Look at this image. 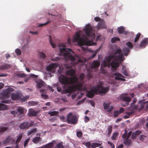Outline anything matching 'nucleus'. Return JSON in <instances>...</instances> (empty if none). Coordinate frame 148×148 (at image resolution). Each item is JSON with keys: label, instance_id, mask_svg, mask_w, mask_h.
I'll return each mask as SVG.
<instances>
[{"label": "nucleus", "instance_id": "nucleus-1", "mask_svg": "<svg viewBox=\"0 0 148 148\" xmlns=\"http://www.w3.org/2000/svg\"><path fill=\"white\" fill-rule=\"evenodd\" d=\"M59 82L63 85L62 88L64 89L62 94L71 93L77 90L85 91L86 90L85 88H82V84L79 82L78 78L76 76L69 77L62 75L59 77Z\"/></svg>", "mask_w": 148, "mask_h": 148}, {"label": "nucleus", "instance_id": "nucleus-2", "mask_svg": "<svg viewBox=\"0 0 148 148\" xmlns=\"http://www.w3.org/2000/svg\"><path fill=\"white\" fill-rule=\"evenodd\" d=\"M121 49H118L116 50L114 54L108 56L103 61V66H107L108 67L111 66L112 68L114 69L119 67V63L114 61H112L111 62V61L112 59L121 62L123 61L124 60V58L123 54L121 53Z\"/></svg>", "mask_w": 148, "mask_h": 148}, {"label": "nucleus", "instance_id": "nucleus-3", "mask_svg": "<svg viewBox=\"0 0 148 148\" xmlns=\"http://www.w3.org/2000/svg\"><path fill=\"white\" fill-rule=\"evenodd\" d=\"M63 47L60 48V51L61 55H63L65 60H70L73 65L79 63L83 64V61L81 60L78 56H73L74 53L71 49L65 48L64 45H62Z\"/></svg>", "mask_w": 148, "mask_h": 148}, {"label": "nucleus", "instance_id": "nucleus-4", "mask_svg": "<svg viewBox=\"0 0 148 148\" xmlns=\"http://www.w3.org/2000/svg\"><path fill=\"white\" fill-rule=\"evenodd\" d=\"M88 39L87 37L85 35H84L81 36L79 33L77 32L75 36L73 37V41L75 42H77L80 46H83L84 45L91 46L93 45L92 41L88 40Z\"/></svg>", "mask_w": 148, "mask_h": 148}, {"label": "nucleus", "instance_id": "nucleus-5", "mask_svg": "<svg viewBox=\"0 0 148 148\" xmlns=\"http://www.w3.org/2000/svg\"><path fill=\"white\" fill-rule=\"evenodd\" d=\"M108 90V87H104L101 85H98L96 87H94L90 91H87L86 95L88 98H92L94 96L95 94H97L99 92L101 93H106Z\"/></svg>", "mask_w": 148, "mask_h": 148}, {"label": "nucleus", "instance_id": "nucleus-6", "mask_svg": "<svg viewBox=\"0 0 148 148\" xmlns=\"http://www.w3.org/2000/svg\"><path fill=\"white\" fill-rule=\"evenodd\" d=\"M11 97L12 100H20L22 101H25L28 98V97H25L23 95L22 93L18 92L12 93Z\"/></svg>", "mask_w": 148, "mask_h": 148}, {"label": "nucleus", "instance_id": "nucleus-7", "mask_svg": "<svg viewBox=\"0 0 148 148\" xmlns=\"http://www.w3.org/2000/svg\"><path fill=\"white\" fill-rule=\"evenodd\" d=\"M86 35L89 37H93L95 35V31L90 25H87L83 29Z\"/></svg>", "mask_w": 148, "mask_h": 148}, {"label": "nucleus", "instance_id": "nucleus-8", "mask_svg": "<svg viewBox=\"0 0 148 148\" xmlns=\"http://www.w3.org/2000/svg\"><path fill=\"white\" fill-rule=\"evenodd\" d=\"M66 120L68 123L75 125L77 123L78 120L75 115H73L72 113L70 112L67 116Z\"/></svg>", "mask_w": 148, "mask_h": 148}, {"label": "nucleus", "instance_id": "nucleus-9", "mask_svg": "<svg viewBox=\"0 0 148 148\" xmlns=\"http://www.w3.org/2000/svg\"><path fill=\"white\" fill-rule=\"evenodd\" d=\"M13 90V88H9L5 90L4 92L6 94V95L5 96V99L2 100L1 101L2 102L5 103H10L11 102L10 100H7V99H8L9 97L8 94H10Z\"/></svg>", "mask_w": 148, "mask_h": 148}, {"label": "nucleus", "instance_id": "nucleus-10", "mask_svg": "<svg viewBox=\"0 0 148 148\" xmlns=\"http://www.w3.org/2000/svg\"><path fill=\"white\" fill-rule=\"evenodd\" d=\"M127 93H125L121 94L120 96L121 100L126 102L125 104H122L123 106H127L129 104L128 103L131 100V98L127 96Z\"/></svg>", "mask_w": 148, "mask_h": 148}, {"label": "nucleus", "instance_id": "nucleus-11", "mask_svg": "<svg viewBox=\"0 0 148 148\" xmlns=\"http://www.w3.org/2000/svg\"><path fill=\"white\" fill-rule=\"evenodd\" d=\"M58 66L57 64L56 63H51L47 67V70L49 72L52 73H54L56 71V69Z\"/></svg>", "mask_w": 148, "mask_h": 148}, {"label": "nucleus", "instance_id": "nucleus-12", "mask_svg": "<svg viewBox=\"0 0 148 148\" xmlns=\"http://www.w3.org/2000/svg\"><path fill=\"white\" fill-rule=\"evenodd\" d=\"M4 145L8 144H14L15 143V139L12 138L11 136H9L3 142Z\"/></svg>", "mask_w": 148, "mask_h": 148}, {"label": "nucleus", "instance_id": "nucleus-13", "mask_svg": "<svg viewBox=\"0 0 148 148\" xmlns=\"http://www.w3.org/2000/svg\"><path fill=\"white\" fill-rule=\"evenodd\" d=\"M11 113L14 115V116L16 115L18 116L24 114V110L23 109L19 108L16 111H11Z\"/></svg>", "mask_w": 148, "mask_h": 148}, {"label": "nucleus", "instance_id": "nucleus-14", "mask_svg": "<svg viewBox=\"0 0 148 148\" xmlns=\"http://www.w3.org/2000/svg\"><path fill=\"white\" fill-rule=\"evenodd\" d=\"M137 106L134 104L131 105L128 108V110L131 111L130 112H127V114L128 115H131L135 112V110H137Z\"/></svg>", "mask_w": 148, "mask_h": 148}, {"label": "nucleus", "instance_id": "nucleus-15", "mask_svg": "<svg viewBox=\"0 0 148 148\" xmlns=\"http://www.w3.org/2000/svg\"><path fill=\"white\" fill-rule=\"evenodd\" d=\"M114 75L115 76V79L118 80H121L123 81H125V79L124 78V77L121 73H114Z\"/></svg>", "mask_w": 148, "mask_h": 148}, {"label": "nucleus", "instance_id": "nucleus-16", "mask_svg": "<svg viewBox=\"0 0 148 148\" xmlns=\"http://www.w3.org/2000/svg\"><path fill=\"white\" fill-rule=\"evenodd\" d=\"M30 127V125L27 122H23L19 125V127L21 130L27 129Z\"/></svg>", "mask_w": 148, "mask_h": 148}, {"label": "nucleus", "instance_id": "nucleus-17", "mask_svg": "<svg viewBox=\"0 0 148 148\" xmlns=\"http://www.w3.org/2000/svg\"><path fill=\"white\" fill-rule=\"evenodd\" d=\"M131 134V132H129L128 134V136L127 138H125L124 141V143L126 146H130L131 145L132 141L131 140L128 139Z\"/></svg>", "mask_w": 148, "mask_h": 148}, {"label": "nucleus", "instance_id": "nucleus-18", "mask_svg": "<svg viewBox=\"0 0 148 148\" xmlns=\"http://www.w3.org/2000/svg\"><path fill=\"white\" fill-rule=\"evenodd\" d=\"M97 28L98 29H106V25L103 20H101V21L99 22L97 26Z\"/></svg>", "mask_w": 148, "mask_h": 148}, {"label": "nucleus", "instance_id": "nucleus-19", "mask_svg": "<svg viewBox=\"0 0 148 148\" xmlns=\"http://www.w3.org/2000/svg\"><path fill=\"white\" fill-rule=\"evenodd\" d=\"M100 64V62L97 60H94L92 63L91 65V69H94L98 67Z\"/></svg>", "mask_w": 148, "mask_h": 148}, {"label": "nucleus", "instance_id": "nucleus-20", "mask_svg": "<svg viewBox=\"0 0 148 148\" xmlns=\"http://www.w3.org/2000/svg\"><path fill=\"white\" fill-rule=\"evenodd\" d=\"M125 27L123 26H121L118 27V31L119 34H123L127 35L128 34V32L127 31H125Z\"/></svg>", "mask_w": 148, "mask_h": 148}, {"label": "nucleus", "instance_id": "nucleus-21", "mask_svg": "<svg viewBox=\"0 0 148 148\" xmlns=\"http://www.w3.org/2000/svg\"><path fill=\"white\" fill-rule=\"evenodd\" d=\"M148 44V38H145L144 39L140 42L139 45L140 47L144 48L146 45Z\"/></svg>", "mask_w": 148, "mask_h": 148}, {"label": "nucleus", "instance_id": "nucleus-22", "mask_svg": "<svg viewBox=\"0 0 148 148\" xmlns=\"http://www.w3.org/2000/svg\"><path fill=\"white\" fill-rule=\"evenodd\" d=\"M103 105L104 108L105 110H107L108 112H110L113 108V107L112 106L110 107L109 103H104Z\"/></svg>", "mask_w": 148, "mask_h": 148}, {"label": "nucleus", "instance_id": "nucleus-23", "mask_svg": "<svg viewBox=\"0 0 148 148\" xmlns=\"http://www.w3.org/2000/svg\"><path fill=\"white\" fill-rule=\"evenodd\" d=\"M75 71L73 69H71L67 70L66 73V74L70 76H73L75 75Z\"/></svg>", "mask_w": 148, "mask_h": 148}, {"label": "nucleus", "instance_id": "nucleus-24", "mask_svg": "<svg viewBox=\"0 0 148 148\" xmlns=\"http://www.w3.org/2000/svg\"><path fill=\"white\" fill-rule=\"evenodd\" d=\"M142 133V132L140 130H137L133 132L132 134V139H135L136 136Z\"/></svg>", "mask_w": 148, "mask_h": 148}, {"label": "nucleus", "instance_id": "nucleus-25", "mask_svg": "<svg viewBox=\"0 0 148 148\" xmlns=\"http://www.w3.org/2000/svg\"><path fill=\"white\" fill-rule=\"evenodd\" d=\"M29 113L30 116H36L37 115V112L35 111L33 109H30L29 110Z\"/></svg>", "mask_w": 148, "mask_h": 148}, {"label": "nucleus", "instance_id": "nucleus-26", "mask_svg": "<svg viewBox=\"0 0 148 148\" xmlns=\"http://www.w3.org/2000/svg\"><path fill=\"white\" fill-rule=\"evenodd\" d=\"M130 51V50L127 47H124L123 48L122 50L123 55H124L125 56H127L128 55Z\"/></svg>", "mask_w": 148, "mask_h": 148}, {"label": "nucleus", "instance_id": "nucleus-27", "mask_svg": "<svg viewBox=\"0 0 148 148\" xmlns=\"http://www.w3.org/2000/svg\"><path fill=\"white\" fill-rule=\"evenodd\" d=\"M10 68V66L8 64H5L0 66V70H7Z\"/></svg>", "mask_w": 148, "mask_h": 148}, {"label": "nucleus", "instance_id": "nucleus-28", "mask_svg": "<svg viewBox=\"0 0 148 148\" xmlns=\"http://www.w3.org/2000/svg\"><path fill=\"white\" fill-rule=\"evenodd\" d=\"M45 82L42 80L39 81L37 83V87L40 88L44 86Z\"/></svg>", "mask_w": 148, "mask_h": 148}, {"label": "nucleus", "instance_id": "nucleus-29", "mask_svg": "<svg viewBox=\"0 0 148 148\" xmlns=\"http://www.w3.org/2000/svg\"><path fill=\"white\" fill-rule=\"evenodd\" d=\"M140 109H148V103L144 102L142 104L140 105Z\"/></svg>", "mask_w": 148, "mask_h": 148}, {"label": "nucleus", "instance_id": "nucleus-30", "mask_svg": "<svg viewBox=\"0 0 148 148\" xmlns=\"http://www.w3.org/2000/svg\"><path fill=\"white\" fill-rule=\"evenodd\" d=\"M102 143H92L91 145V147L92 148H95L96 147H100L102 144Z\"/></svg>", "mask_w": 148, "mask_h": 148}, {"label": "nucleus", "instance_id": "nucleus-31", "mask_svg": "<svg viewBox=\"0 0 148 148\" xmlns=\"http://www.w3.org/2000/svg\"><path fill=\"white\" fill-rule=\"evenodd\" d=\"M41 140V138L40 137H36L32 140L33 142L35 143H37Z\"/></svg>", "mask_w": 148, "mask_h": 148}, {"label": "nucleus", "instance_id": "nucleus-32", "mask_svg": "<svg viewBox=\"0 0 148 148\" xmlns=\"http://www.w3.org/2000/svg\"><path fill=\"white\" fill-rule=\"evenodd\" d=\"M112 126L111 125L108 126L107 130V134L109 136H110L112 131Z\"/></svg>", "mask_w": 148, "mask_h": 148}, {"label": "nucleus", "instance_id": "nucleus-33", "mask_svg": "<svg viewBox=\"0 0 148 148\" xmlns=\"http://www.w3.org/2000/svg\"><path fill=\"white\" fill-rule=\"evenodd\" d=\"M7 108V106L3 103H0V110H6Z\"/></svg>", "mask_w": 148, "mask_h": 148}, {"label": "nucleus", "instance_id": "nucleus-34", "mask_svg": "<svg viewBox=\"0 0 148 148\" xmlns=\"http://www.w3.org/2000/svg\"><path fill=\"white\" fill-rule=\"evenodd\" d=\"M48 114L50 115L51 116H54L58 115L59 112L56 111H53L49 112Z\"/></svg>", "mask_w": 148, "mask_h": 148}, {"label": "nucleus", "instance_id": "nucleus-35", "mask_svg": "<svg viewBox=\"0 0 148 148\" xmlns=\"http://www.w3.org/2000/svg\"><path fill=\"white\" fill-rule=\"evenodd\" d=\"M124 68V66H123V67L122 68V73L124 75L126 76H129V75L128 74V73L126 69H124L123 70V69Z\"/></svg>", "mask_w": 148, "mask_h": 148}, {"label": "nucleus", "instance_id": "nucleus-36", "mask_svg": "<svg viewBox=\"0 0 148 148\" xmlns=\"http://www.w3.org/2000/svg\"><path fill=\"white\" fill-rule=\"evenodd\" d=\"M8 128L0 126V135L2 134L3 132H5Z\"/></svg>", "mask_w": 148, "mask_h": 148}, {"label": "nucleus", "instance_id": "nucleus-37", "mask_svg": "<svg viewBox=\"0 0 148 148\" xmlns=\"http://www.w3.org/2000/svg\"><path fill=\"white\" fill-rule=\"evenodd\" d=\"M22 138V136L21 135H19L16 141L15 140V143L14 144H16V146L18 145V143L21 139Z\"/></svg>", "mask_w": 148, "mask_h": 148}, {"label": "nucleus", "instance_id": "nucleus-38", "mask_svg": "<svg viewBox=\"0 0 148 148\" xmlns=\"http://www.w3.org/2000/svg\"><path fill=\"white\" fill-rule=\"evenodd\" d=\"M119 133L117 132H115L114 133L112 136L111 137V139L112 140H116L117 136L118 135Z\"/></svg>", "mask_w": 148, "mask_h": 148}, {"label": "nucleus", "instance_id": "nucleus-39", "mask_svg": "<svg viewBox=\"0 0 148 148\" xmlns=\"http://www.w3.org/2000/svg\"><path fill=\"white\" fill-rule=\"evenodd\" d=\"M119 38L117 37H114L112 38L111 39V41L112 43H115L117 41H119Z\"/></svg>", "mask_w": 148, "mask_h": 148}, {"label": "nucleus", "instance_id": "nucleus-40", "mask_svg": "<svg viewBox=\"0 0 148 148\" xmlns=\"http://www.w3.org/2000/svg\"><path fill=\"white\" fill-rule=\"evenodd\" d=\"M126 45L128 46L129 49H132L133 47L132 44L130 42H128L126 43Z\"/></svg>", "mask_w": 148, "mask_h": 148}, {"label": "nucleus", "instance_id": "nucleus-41", "mask_svg": "<svg viewBox=\"0 0 148 148\" xmlns=\"http://www.w3.org/2000/svg\"><path fill=\"white\" fill-rule=\"evenodd\" d=\"M140 35L141 34L140 33H138L136 34V37L134 40V42H136L138 41L140 38Z\"/></svg>", "mask_w": 148, "mask_h": 148}, {"label": "nucleus", "instance_id": "nucleus-42", "mask_svg": "<svg viewBox=\"0 0 148 148\" xmlns=\"http://www.w3.org/2000/svg\"><path fill=\"white\" fill-rule=\"evenodd\" d=\"M76 135L78 138H80L82 136V133L81 131H78L77 132Z\"/></svg>", "mask_w": 148, "mask_h": 148}, {"label": "nucleus", "instance_id": "nucleus-43", "mask_svg": "<svg viewBox=\"0 0 148 148\" xmlns=\"http://www.w3.org/2000/svg\"><path fill=\"white\" fill-rule=\"evenodd\" d=\"M63 142H61L58 144L56 145V147L58 148H64V146L62 145Z\"/></svg>", "mask_w": 148, "mask_h": 148}, {"label": "nucleus", "instance_id": "nucleus-44", "mask_svg": "<svg viewBox=\"0 0 148 148\" xmlns=\"http://www.w3.org/2000/svg\"><path fill=\"white\" fill-rule=\"evenodd\" d=\"M37 129L35 128L30 131L28 133V134L29 135L31 134H34L36 132Z\"/></svg>", "mask_w": 148, "mask_h": 148}, {"label": "nucleus", "instance_id": "nucleus-45", "mask_svg": "<svg viewBox=\"0 0 148 148\" xmlns=\"http://www.w3.org/2000/svg\"><path fill=\"white\" fill-rule=\"evenodd\" d=\"M37 102H36L31 101L29 102V105L31 106H34L36 105L37 104Z\"/></svg>", "mask_w": 148, "mask_h": 148}, {"label": "nucleus", "instance_id": "nucleus-46", "mask_svg": "<svg viewBox=\"0 0 148 148\" xmlns=\"http://www.w3.org/2000/svg\"><path fill=\"white\" fill-rule=\"evenodd\" d=\"M114 117H116L118 116L119 114H120V112H119V110H116L114 112Z\"/></svg>", "mask_w": 148, "mask_h": 148}, {"label": "nucleus", "instance_id": "nucleus-47", "mask_svg": "<svg viewBox=\"0 0 148 148\" xmlns=\"http://www.w3.org/2000/svg\"><path fill=\"white\" fill-rule=\"evenodd\" d=\"M91 144L89 141H87L85 143L86 146L88 148H90Z\"/></svg>", "mask_w": 148, "mask_h": 148}, {"label": "nucleus", "instance_id": "nucleus-48", "mask_svg": "<svg viewBox=\"0 0 148 148\" xmlns=\"http://www.w3.org/2000/svg\"><path fill=\"white\" fill-rule=\"evenodd\" d=\"M15 53L17 55H20L21 54V52L20 50L19 49H17L15 50Z\"/></svg>", "mask_w": 148, "mask_h": 148}, {"label": "nucleus", "instance_id": "nucleus-49", "mask_svg": "<svg viewBox=\"0 0 148 148\" xmlns=\"http://www.w3.org/2000/svg\"><path fill=\"white\" fill-rule=\"evenodd\" d=\"M107 143L110 145L111 148H114L115 145L113 143L109 141H108Z\"/></svg>", "mask_w": 148, "mask_h": 148}, {"label": "nucleus", "instance_id": "nucleus-50", "mask_svg": "<svg viewBox=\"0 0 148 148\" xmlns=\"http://www.w3.org/2000/svg\"><path fill=\"white\" fill-rule=\"evenodd\" d=\"M40 57L41 58H44L46 57V55L43 52L40 53Z\"/></svg>", "mask_w": 148, "mask_h": 148}, {"label": "nucleus", "instance_id": "nucleus-51", "mask_svg": "<svg viewBox=\"0 0 148 148\" xmlns=\"http://www.w3.org/2000/svg\"><path fill=\"white\" fill-rule=\"evenodd\" d=\"M60 58L58 57H56L54 58H51V60L53 61H56L59 60Z\"/></svg>", "mask_w": 148, "mask_h": 148}, {"label": "nucleus", "instance_id": "nucleus-52", "mask_svg": "<svg viewBox=\"0 0 148 148\" xmlns=\"http://www.w3.org/2000/svg\"><path fill=\"white\" fill-rule=\"evenodd\" d=\"M50 37V40H49V42L50 43V44L51 45V46H52V47L53 48H55V45L52 42L51 39V36H49Z\"/></svg>", "mask_w": 148, "mask_h": 148}, {"label": "nucleus", "instance_id": "nucleus-53", "mask_svg": "<svg viewBox=\"0 0 148 148\" xmlns=\"http://www.w3.org/2000/svg\"><path fill=\"white\" fill-rule=\"evenodd\" d=\"M30 140V138H28L25 141L24 143V146H25L28 144Z\"/></svg>", "mask_w": 148, "mask_h": 148}, {"label": "nucleus", "instance_id": "nucleus-54", "mask_svg": "<svg viewBox=\"0 0 148 148\" xmlns=\"http://www.w3.org/2000/svg\"><path fill=\"white\" fill-rule=\"evenodd\" d=\"M41 97L45 99H46L48 98V96L45 94L42 93L41 95Z\"/></svg>", "mask_w": 148, "mask_h": 148}, {"label": "nucleus", "instance_id": "nucleus-55", "mask_svg": "<svg viewBox=\"0 0 148 148\" xmlns=\"http://www.w3.org/2000/svg\"><path fill=\"white\" fill-rule=\"evenodd\" d=\"M128 136V134H127V133H126V131H125V133L123 134L122 135V137L124 138H126Z\"/></svg>", "mask_w": 148, "mask_h": 148}, {"label": "nucleus", "instance_id": "nucleus-56", "mask_svg": "<svg viewBox=\"0 0 148 148\" xmlns=\"http://www.w3.org/2000/svg\"><path fill=\"white\" fill-rule=\"evenodd\" d=\"M50 23V21H48L44 23H43V24H40L39 25V27H42V26L44 25H47V24H48L49 23Z\"/></svg>", "mask_w": 148, "mask_h": 148}, {"label": "nucleus", "instance_id": "nucleus-57", "mask_svg": "<svg viewBox=\"0 0 148 148\" xmlns=\"http://www.w3.org/2000/svg\"><path fill=\"white\" fill-rule=\"evenodd\" d=\"M95 20L97 22H98V21H100L102 19H101L99 17H96L95 18H94Z\"/></svg>", "mask_w": 148, "mask_h": 148}, {"label": "nucleus", "instance_id": "nucleus-58", "mask_svg": "<svg viewBox=\"0 0 148 148\" xmlns=\"http://www.w3.org/2000/svg\"><path fill=\"white\" fill-rule=\"evenodd\" d=\"M85 100H86L85 98H84L82 100L79 101L77 102V104L79 105L82 103H83L85 101Z\"/></svg>", "mask_w": 148, "mask_h": 148}, {"label": "nucleus", "instance_id": "nucleus-59", "mask_svg": "<svg viewBox=\"0 0 148 148\" xmlns=\"http://www.w3.org/2000/svg\"><path fill=\"white\" fill-rule=\"evenodd\" d=\"M89 120V118L87 116H86L85 117L84 121L85 123L87 122Z\"/></svg>", "mask_w": 148, "mask_h": 148}, {"label": "nucleus", "instance_id": "nucleus-60", "mask_svg": "<svg viewBox=\"0 0 148 148\" xmlns=\"http://www.w3.org/2000/svg\"><path fill=\"white\" fill-rule=\"evenodd\" d=\"M145 137V136L141 135L140 136V137L139 138V139L140 140H141L143 141L144 140V139H145L144 138Z\"/></svg>", "mask_w": 148, "mask_h": 148}, {"label": "nucleus", "instance_id": "nucleus-61", "mask_svg": "<svg viewBox=\"0 0 148 148\" xmlns=\"http://www.w3.org/2000/svg\"><path fill=\"white\" fill-rule=\"evenodd\" d=\"M124 111V109L122 108H121L119 109V112H120V114L121 113L123 112Z\"/></svg>", "mask_w": 148, "mask_h": 148}, {"label": "nucleus", "instance_id": "nucleus-62", "mask_svg": "<svg viewBox=\"0 0 148 148\" xmlns=\"http://www.w3.org/2000/svg\"><path fill=\"white\" fill-rule=\"evenodd\" d=\"M67 42V43L69 45H70V44H71V40L70 38L68 37V38Z\"/></svg>", "mask_w": 148, "mask_h": 148}, {"label": "nucleus", "instance_id": "nucleus-63", "mask_svg": "<svg viewBox=\"0 0 148 148\" xmlns=\"http://www.w3.org/2000/svg\"><path fill=\"white\" fill-rule=\"evenodd\" d=\"M57 91L58 92H60L62 90V89L60 87H57Z\"/></svg>", "mask_w": 148, "mask_h": 148}, {"label": "nucleus", "instance_id": "nucleus-64", "mask_svg": "<svg viewBox=\"0 0 148 148\" xmlns=\"http://www.w3.org/2000/svg\"><path fill=\"white\" fill-rule=\"evenodd\" d=\"M56 119V117H53L50 119V121H51L53 122Z\"/></svg>", "mask_w": 148, "mask_h": 148}]
</instances>
